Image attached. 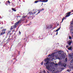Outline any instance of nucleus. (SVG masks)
<instances>
[{"label":"nucleus","mask_w":73,"mask_h":73,"mask_svg":"<svg viewBox=\"0 0 73 73\" xmlns=\"http://www.w3.org/2000/svg\"><path fill=\"white\" fill-rule=\"evenodd\" d=\"M29 14H32L33 13L32 12H31L30 13L29 12Z\"/></svg>","instance_id":"21"},{"label":"nucleus","mask_w":73,"mask_h":73,"mask_svg":"<svg viewBox=\"0 0 73 73\" xmlns=\"http://www.w3.org/2000/svg\"><path fill=\"white\" fill-rule=\"evenodd\" d=\"M71 25H73V19L72 21L70 23Z\"/></svg>","instance_id":"15"},{"label":"nucleus","mask_w":73,"mask_h":73,"mask_svg":"<svg viewBox=\"0 0 73 73\" xmlns=\"http://www.w3.org/2000/svg\"><path fill=\"white\" fill-rule=\"evenodd\" d=\"M65 61H68V59H67V58H66L65 59Z\"/></svg>","instance_id":"18"},{"label":"nucleus","mask_w":73,"mask_h":73,"mask_svg":"<svg viewBox=\"0 0 73 73\" xmlns=\"http://www.w3.org/2000/svg\"><path fill=\"white\" fill-rule=\"evenodd\" d=\"M64 57V54H61V56H60V58L58 57L57 56H56V59H58V60H61Z\"/></svg>","instance_id":"4"},{"label":"nucleus","mask_w":73,"mask_h":73,"mask_svg":"<svg viewBox=\"0 0 73 73\" xmlns=\"http://www.w3.org/2000/svg\"><path fill=\"white\" fill-rule=\"evenodd\" d=\"M13 7H14V6H15V5H14V4H13Z\"/></svg>","instance_id":"34"},{"label":"nucleus","mask_w":73,"mask_h":73,"mask_svg":"<svg viewBox=\"0 0 73 73\" xmlns=\"http://www.w3.org/2000/svg\"><path fill=\"white\" fill-rule=\"evenodd\" d=\"M48 56H51V55H49Z\"/></svg>","instance_id":"35"},{"label":"nucleus","mask_w":73,"mask_h":73,"mask_svg":"<svg viewBox=\"0 0 73 73\" xmlns=\"http://www.w3.org/2000/svg\"><path fill=\"white\" fill-rule=\"evenodd\" d=\"M50 61V58H46V59H44V61L45 62L44 63V65H45L46 66V68L47 69H50V66H52L51 65H50L49 61Z\"/></svg>","instance_id":"1"},{"label":"nucleus","mask_w":73,"mask_h":73,"mask_svg":"<svg viewBox=\"0 0 73 73\" xmlns=\"http://www.w3.org/2000/svg\"><path fill=\"white\" fill-rule=\"evenodd\" d=\"M62 64L61 63V62H59L58 63V65L59 66H60V65H61V64Z\"/></svg>","instance_id":"11"},{"label":"nucleus","mask_w":73,"mask_h":73,"mask_svg":"<svg viewBox=\"0 0 73 73\" xmlns=\"http://www.w3.org/2000/svg\"><path fill=\"white\" fill-rule=\"evenodd\" d=\"M45 72H46L45 71V70H44L43 71V73H45Z\"/></svg>","instance_id":"30"},{"label":"nucleus","mask_w":73,"mask_h":73,"mask_svg":"<svg viewBox=\"0 0 73 73\" xmlns=\"http://www.w3.org/2000/svg\"><path fill=\"white\" fill-rule=\"evenodd\" d=\"M61 28V27H59V28L58 29L59 31V30H60V29Z\"/></svg>","instance_id":"25"},{"label":"nucleus","mask_w":73,"mask_h":73,"mask_svg":"<svg viewBox=\"0 0 73 73\" xmlns=\"http://www.w3.org/2000/svg\"><path fill=\"white\" fill-rule=\"evenodd\" d=\"M7 2H8V4H10L11 3L10 2V1H9L8 0V1Z\"/></svg>","instance_id":"17"},{"label":"nucleus","mask_w":73,"mask_h":73,"mask_svg":"<svg viewBox=\"0 0 73 73\" xmlns=\"http://www.w3.org/2000/svg\"><path fill=\"white\" fill-rule=\"evenodd\" d=\"M58 53L59 54H61V50H60L58 51Z\"/></svg>","instance_id":"12"},{"label":"nucleus","mask_w":73,"mask_h":73,"mask_svg":"<svg viewBox=\"0 0 73 73\" xmlns=\"http://www.w3.org/2000/svg\"><path fill=\"white\" fill-rule=\"evenodd\" d=\"M67 72H70V70H67Z\"/></svg>","instance_id":"26"},{"label":"nucleus","mask_w":73,"mask_h":73,"mask_svg":"<svg viewBox=\"0 0 73 73\" xmlns=\"http://www.w3.org/2000/svg\"><path fill=\"white\" fill-rule=\"evenodd\" d=\"M55 64V65H58V64H57V63Z\"/></svg>","instance_id":"32"},{"label":"nucleus","mask_w":73,"mask_h":73,"mask_svg":"<svg viewBox=\"0 0 73 73\" xmlns=\"http://www.w3.org/2000/svg\"><path fill=\"white\" fill-rule=\"evenodd\" d=\"M23 20L21 19L18 21V22H16V23H15V25H14L13 26H11V28L10 29V31L13 29L14 28H16L17 27V25H19V23H21V21H23Z\"/></svg>","instance_id":"2"},{"label":"nucleus","mask_w":73,"mask_h":73,"mask_svg":"<svg viewBox=\"0 0 73 73\" xmlns=\"http://www.w3.org/2000/svg\"><path fill=\"white\" fill-rule=\"evenodd\" d=\"M58 34V32H57V33H56V35H57V34Z\"/></svg>","instance_id":"33"},{"label":"nucleus","mask_w":73,"mask_h":73,"mask_svg":"<svg viewBox=\"0 0 73 73\" xmlns=\"http://www.w3.org/2000/svg\"><path fill=\"white\" fill-rule=\"evenodd\" d=\"M5 4H6V5H8V3H6Z\"/></svg>","instance_id":"29"},{"label":"nucleus","mask_w":73,"mask_h":73,"mask_svg":"<svg viewBox=\"0 0 73 73\" xmlns=\"http://www.w3.org/2000/svg\"><path fill=\"white\" fill-rule=\"evenodd\" d=\"M70 13H71V12H68V13H67L66 14V15H67L65 17H63V19H62V21L61 23H62L63 22V21L65 18H66V17H69L70 16Z\"/></svg>","instance_id":"3"},{"label":"nucleus","mask_w":73,"mask_h":73,"mask_svg":"<svg viewBox=\"0 0 73 73\" xmlns=\"http://www.w3.org/2000/svg\"><path fill=\"white\" fill-rule=\"evenodd\" d=\"M58 29H57L56 31H55V32H57V31H58Z\"/></svg>","instance_id":"27"},{"label":"nucleus","mask_w":73,"mask_h":73,"mask_svg":"<svg viewBox=\"0 0 73 73\" xmlns=\"http://www.w3.org/2000/svg\"><path fill=\"white\" fill-rule=\"evenodd\" d=\"M36 13V12H35L34 13H33V14H31V15H33L34 14H35Z\"/></svg>","instance_id":"24"},{"label":"nucleus","mask_w":73,"mask_h":73,"mask_svg":"<svg viewBox=\"0 0 73 73\" xmlns=\"http://www.w3.org/2000/svg\"><path fill=\"white\" fill-rule=\"evenodd\" d=\"M5 31H6V29H3L2 31V32L1 33L0 36H2L3 35H4L5 33Z\"/></svg>","instance_id":"5"},{"label":"nucleus","mask_w":73,"mask_h":73,"mask_svg":"<svg viewBox=\"0 0 73 73\" xmlns=\"http://www.w3.org/2000/svg\"><path fill=\"white\" fill-rule=\"evenodd\" d=\"M62 69H64V68H62Z\"/></svg>","instance_id":"37"},{"label":"nucleus","mask_w":73,"mask_h":73,"mask_svg":"<svg viewBox=\"0 0 73 73\" xmlns=\"http://www.w3.org/2000/svg\"><path fill=\"white\" fill-rule=\"evenodd\" d=\"M34 10H35V9H33V10L34 11Z\"/></svg>","instance_id":"42"},{"label":"nucleus","mask_w":73,"mask_h":73,"mask_svg":"<svg viewBox=\"0 0 73 73\" xmlns=\"http://www.w3.org/2000/svg\"><path fill=\"white\" fill-rule=\"evenodd\" d=\"M69 38L70 39H72V37H71L70 36H69Z\"/></svg>","instance_id":"22"},{"label":"nucleus","mask_w":73,"mask_h":73,"mask_svg":"<svg viewBox=\"0 0 73 73\" xmlns=\"http://www.w3.org/2000/svg\"><path fill=\"white\" fill-rule=\"evenodd\" d=\"M72 46H70L68 48V50H72Z\"/></svg>","instance_id":"9"},{"label":"nucleus","mask_w":73,"mask_h":73,"mask_svg":"<svg viewBox=\"0 0 73 73\" xmlns=\"http://www.w3.org/2000/svg\"><path fill=\"white\" fill-rule=\"evenodd\" d=\"M9 37H10V36L9 37V38H8L7 40V41H9V40H11V39H9Z\"/></svg>","instance_id":"20"},{"label":"nucleus","mask_w":73,"mask_h":73,"mask_svg":"<svg viewBox=\"0 0 73 73\" xmlns=\"http://www.w3.org/2000/svg\"><path fill=\"white\" fill-rule=\"evenodd\" d=\"M72 43V42L70 41L68 42V45H70L71 43Z\"/></svg>","instance_id":"16"},{"label":"nucleus","mask_w":73,"mask_h":73,"mask_svg":"<svg viewBox=\"0 0 73 73\" xmlns=\"http://www.w3.org/2000/svg\"><path fill=\"white\" fill-rule=\"evenodd\" d=\"M11 31L7 33V35H11Z\"/></svg>","instance_id":"14"},{"label":"nucleus","mask_w":73,"mask_h":73,"mask_svg":"<svg viewBox=\"0 0 73 73\" xmlns=\"http://www.w3.org/2000/svg\"><path fill=\"white\" fill-rule=\"evenodd\" d=\"M69 46L68 45L66 46V48H68Z\"/></svg>","instance_id":"31"},{"label":"nucleus","mask_w":73,"mask_h":73,"mask_svg":"<svg viewBox=\"0 0 73 73\" xmlns=\"http://www.w3.org/2000/svg\"><path fill=\"white\" fill-rule=\"evenodd\" d=\"M13 32H15V30H13Z\"/></svg>","instance_id":"36"},{"label":"nucleus","mask_w":73,"mask_h":73,"mask_svg":"<svg viewBox=\"0 0 73 73\" xmlns=\"http://www.w3.org/2000/svg\"><path fill=\"white\" fill-rule=\"evenodd\" d=\"M19 1H20V0H19Z\"/></svg>","instance_id":"41"},{"label":"nucleus","mask_w":73,"mask_h":73,"mask_svg":"<svg viewBox=\"0 0 73 73\" xmlns=\"http://www.w3.org/2000/svg\"><path fill=\"white\" fill-rule=\"evenodd\" d=\"M72 73H73V72H72Z\"/></svg>","instance_id":"43"},{"label":"nucleus","mask_w":73,"mask_h":73,"mask_svg":"<svg viewBox=\"0 0 73 73\" xmlns=\"http://www.w3.org/2000/svg\"><path fill=\"white\" fill-rule=\"evenodd\" d=\"M40 13V11H39L36 14V15H37L38 13Z\"/></svg>","instance_id":"19"},{"label":"nucleus","mask_w":73,"mask_h":73,"mask_svg":"<svg viewBox=\"0 0 73 73\" xmlns=\"http://www.w3.org/2000/svg\"><path fill=\"white\" fill-rule=\"evenodd\" d=\"M70 59H71V61H70V63H72V62H73V56L71 55H70Z\"/></svg>","instance_id":"7"},{"label":"nucleus","mask_w":73,"mask_h":73,"mask_svg":"<svg viewBox=\"0 0 73 73\" xmlns=\"http://www.w3.org/2000/svg\"><path fill=\"white\" fill-rule=\"evenodd\" d=\"M19 34H21V32H20V31H19Z\"/></svg>","instance_id":"28"},{"label":"nucleus","mask_w":73,"mask_h":73,"mask_svg":"<svg viewBox=\"0 0 73 73\" xmlns=\"http://www.w3.org/2000/svg\"><path fill=\"white\" fill-rule=\"evenodd\" d=\"M66 64H65H65H61V66H64V68L66 66Z\"/></svg>","instance_id":"8"},{"label":"nucleus","mask_w":73,"mask_h":73,"mask_svg":"<svg viewBox=\"0 0 73 73\" xmlns=\"http://www.w3.org/2000/svg\"><path fill=\"white\" fill-rule=\"evenodd\" d=\"M41 65H43V61L42 62H41Z\"/></svg>","instance_id":"23"},{"label":"nucleus","mask_w":73,"mask_h":73,"mask_svg":"<svg viewBox=\"0 0 73 73\" xmlns=\"http://www.w3.org/2000/svg\"><path fill=\"white\" fill-rule=\"evenodd\" d=\"M73 67H71L70 68H72Z\"/></svg>","instance_id":"40"},{"label":"nucleus","mask_w":73,"mask_h":73,"mask_svg":"<svg viewBox=\"0 0 73 73\" xmlns=\"http://www.w3.org/2000/svg\"><path fill=\"white\" fill-rule=\"evenodd\" d=\"M59 25V24L58 23V25Z\"/></svg>","instance_id":"38"},{"label":"nucleus","mask_w":73,"mask_h":73,"mask_svg":"<svg viewBox=\"0 0 73 73\" xmlns=\"http://www.w3.org/2000/svg\"><path fill=\"white\" fill-rule=\"evenodd\" d=\"M12 10L13 11H14V12H16V10L13 8H12Z\"/></svg>","instance_id":"10"},{"label":"nucleus","mask_w":73,"mask_h":73,"mask_svg":"<svg viewBox=\"0 0 73 73\" xmlns=\"http://www.w3.org/2000/svg\"><path fill=\"white\" fill-rule=\"evenodd\" d=\"M44 9H41L40 10H39L38 11H39V12H41V11H43V10H44Z\"/></svg>","instance_id":"13"},{"label":"nucleus","mask_w":73,"mask_h":73,"mask_svg":"<svg viewBox=\"0 0 73 73\" xmlns=\"http://www.w3.org/2000/svg\"><path fill=\"white\" fill-rule=\"evenodd\" d=\"M3 28V27H2L1 28V29H2Z\"/></svg>","instance_id":"39"},{"label":"nucleus","mask_w":73,"mask_h":73,"mask_svg":"<svg viewBox=\"0 0 73 73\" xmlns=\"http://www.w3.org/2000/svg\"><path fill=\"white\" fill-rule=\"evenodd\" d=\"M46 0V1H44V2H47L48 1V0H44V1H45ZM40 1L42 2V1H41V0H38L36 1H35V3H37L38 2H40Z\"/></svg>","instance_id":"6"}]
</instances>
